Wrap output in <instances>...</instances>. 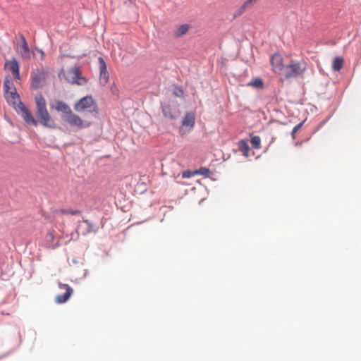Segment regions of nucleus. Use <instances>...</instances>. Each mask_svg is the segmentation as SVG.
I'll return each mask as SVG.
<instances>
[{
  "label": "nucleus",
  "instance_id": "ddd939ff",
  "mask_svg": "<svg viewBox=\"0 0 361 361\" xmlns=\"http://www.w3.org/2000/svg\"><path fill=\"white\" fill-rule=\"evenodd\" d=\"M5 67L12 72L16 79H20L19 65L16 59L6 61Z\"/></svg>",
  "mask_w": 361,
  "mask_h": 361
},
{
  "label": "nucleus",
  "instance_id": "9b49d317",
  "mask_svg": "<svg viewBox=\"0 0 361 361\" xmlns=\"http://www.w3.org/2000/svg\"><path fill=\"white\" fill-rule=\"evenodd\" d=\"M21 44H20V50L19 51L20 56L23 60H29L31 58V50L29 48L27 42L23 35H20Z\"/></svg>",
  "mask_w": 361,
  "mask_h": 361
},
{
  "label": "nucleus",
  "instance_id": "9d476101",
  "mask_svg": "<svg viewBox=\"0 0 361 361\" xmlns=\"http://www.w3.org/2000/svg\"><path fill=\"white\" fill-rule=\"evenodd\" d=\"M59 287L65 290L63 294H59L56 296L55 302L58 304L66 302L71 296L73 290L71 286L67 284L59 283Z\"/></svg>",
  "mask_w": 361,
  "mask_h": 361
},
{
  "label": "nucleus",
  "instance_id": "cd10ccee",
  "mask_svg": "<svg viewBox=\"0 0 361 361\" xmlns=\"http://www.w3.org/2000/svg\"><path fill=\"white\" fill-rule=\"evenodd\" d=\"M190 172L189 171H185L183 173V178H188L190 177Z\"/></svg>",
  "mask_w": 361,
  "mask_h": 361
},
{
  "label": "nucleus",
  "instance_id": "0eeeda50",
  "mask_svg": "<svg viewBox=\"0 0 361 361\" xmlns=\"http://www.w3.org/2000/svg\"><path fill=\"white\" fill-rule=\"evenodd\" d=\"M16 111L20 114L25 122L27 124L33 125L37 126L38 121L34 118L30 111L24 104L19 102L15 107Z\"/></svg>",
  "mask_w": 361,
  "mask_h": 361
},
{
  "label": "nucleus",
  "instance_id": "c756f323",
  "mask_svg": "<svg viewBox=\"0 0 361 361\" xmlns=\"http://www.w3.org/2000/svg\"><path fill=\"white\" fill-rule=\"evenodd\" d=\"M301 145V143H298V142H297V143L295 144V145H296V146H298V145Z\"/></svg>",
  "mask_w": 361,
  "mask_h": 361
},
{
  "label": "nucleus",
  "instance_id": "5701e85b",
  "mask_svg": "<svg viewBox=\"0 0 361 361\" xmlns=\"http://www.w3.org/2000/svg\"><path fill=\"white\" fill-rule=\"evenodd\" d=\"M240 150L244 154L248 153V152L250 150V147H249L247 143L245 140L240 141Z\"/></svg>",
  "mask_w": 361,
  "mask_h": 361
},
{
  "label": "nucleus",
  "instance_id": "dca6fc26",
  "mask_svg": "<svg viewBox=\"0 0 361 361\" xmlns=\"http://www.w3.org/2000/svg\"><path fill=\"white\" fill-rule=\"evenodd\" d=\"M161 110L164 116L170 120H174L176 118V111L169 104H164L161 106Z\"/></svg>",
  "mask_w": 361,
  "mask_h": 361
},
{
  "label": "nucleus",
  "instance_id": "20e7f679",
  "mask_svg": "<svg viewBox=\"0 0 361 361\" xmlns=\"http://www.w3.org/2000/svg\"><path fill=\"white\" fill-rule=\"evenodd\" d=\"M64 75L66 80L72 84L84 85L87 82V78L82 76V73L79 67L75 66L68 69L65 72Z\"/></svg>",
  "mask_w": 361,
  "mask_h": 361
},
{
  "label": "nucleus",
  "instance_id": "4be33fe9",
  "mask_svg": "<svg viewBox=\"0 0 361 361\" xmlns=\"http://www.w3.org/2000/svg\"><path fill=\"white\" fill-rule=\"evenodd\" d=\"M84 223H85L87 224V228L86 229V231L83 233V235H87V233H90L91 232L97 231V228L92 223H91L88 220H85Z\"/></svg>",
  "mask_w": 361,
  "mask_h": 361
},
{
  "label": "nucleus",
  "instance_id": "f8f14e48",
  "mask_svg": "<svg viewBox=\"0 0 361 361\" xmlns=\"http://www.w3.org/2000/svg\"><path fill=\"white\" fill-rule=\"evenodd\" d=\"M98 61L100 70V82L105 85L108 82L109 78V75L106 68V64L102 57H99Z\"/></svg>",
  "mask_w": 361,
  "mask_h": 361
},
{
  "label": "nucleus",
  "instance_id": "a211bd4d",
  "mask_svg": "<svg viewBox=\"0 0 361 361\" xmlns=\"http://www.w3.org/2000/svg\"><path fill=\"white\" fill-rule=\"evenodd\" d=\"M190 25L188 24H183L179 25L175 32V36L177 37H180L183 35L186 34L189 30Z\"/></svg>",
  "mask_w": 361,
  "mask_h": 361
},
{
  "label": "nucleus",
  "instance_id": "bb28decb",
  "mask_svg": "<svg viewBox=\"0 0 361 361\" xmlns=\"http://www.w3.org/2000/svg\"><path fill=\"white\" fill-rule=\"evenodd\" d=\"M37 51L39 52L40 54V56H41V60H43L44 59V51L42 50V49H37Z\"/></svg>",
  "mask_w": 361,
  "mask_h": 361
},
{
  "label": "nucleus",
  "instance_id": "f03ea898",
  "mask_svg": "<svg viewBox=\"0 0 361 361\" xmlns=\"http://www.w3.org/2000/svg\"><path fill=\"white\" fill-rule=\"evenodd\" d=\"M307 70V63L304 60H290L284 66L282 75L286 79L302 77Z\"/></svg>",
  "mask_w": 361,
  "mask_h": 361
},
{
  "label": "nucleus",
  "instance_id": "39448f33",
  "mask_svg": "<svg viewBox=\"0 0 361 361\" xmlns=\"http://www.w3.org/2000/svg\"><path fill=\"white\" fill-rule=\"evenodd\" d=\"M62 119L71 127H75L78 129L88 128L92 124L91 122L84 121L78 115L73 113V111H71L68 115H63Z\"/></svg>",
  "mask_w": 361,
  "mask_h": 361
},
{
  "label": "nucleus",
  "instance_id": "aec40b11",
  "mask_svg": "<svg viewBox=\"0 0 361 361\" xmlns=\"http://www.w3.org/2000/svg\"><path fill=\"white\" fill-rule=\"evenodd\" d=\"M248 85L256 88H262L264 86L263 81L259 78H256L248 83Z\"/></svg>",
  "mask_w": 361,
  "mask_h": 361
},
{
  "label": "nucleus",
  "instance_id": "f3484780",
  "mask_svg": "<svg viewBox=\"0 0 361 361\" xmlns=\"http://www.w3.org/2000/svg\"><path fill=\"white\" fill-rule=\"evenodd\" d=\"M54 232H49L47 233L46 236H45V242H46V244H47V246L49 247V248H55L56 247L57 245L56 244H54Z\"/></svg>",
  "mask_w": 361,
  "mask_h": 361
},
{
  "label": "nucleus",
  "instance_id": "c85d7f7f",
  "mask_svg": "<svg viewBox=\"0 0 361 361\" xmlns=\"http://www.w3.org/2000/svg\"><path fill=\"white\" fill-rule=\"evenodd\" d=\"M78 213H79V212H78V211H74V212H71V214H78Z\"/></svg>",
  "mask_w": 361,
  "mask_h": 361
},
{
  "label": "nucleus",
  "instance_id": "4468645a",
  "mask_svg": "<svg viewBox=\"0 0 361 361\" xmlns=\"http://www.w3.org/2000/svg\"><path fill=\"white\" fill-rule=\"evenodd\" d=\"M195 123V116L193 112H187L182 121V126L191 130Z\"/></svg>",
  "mask_w": 361,
  "mask_h": 361
},
{
  "label": "nucleus",
  "instance_id": "412c9836",
  "mask_svg": "<svg viewBox=\"0 0 361 361\" xmlns=\"http://www.w3.org/2000/svg\"><path fill=\"white\" fill-rule=\"evenodd\" d=\"M250 143L255 149H259L261 147V139L259 136H252Z\"/></svg>",
  "mask_w": 361,
  "mask_h": 361
},
{
  "label": "nucleus",
  "instance_id": "6ab92c4d",
  "mask_svg": "<svg viewBox=\"0 0 361 361\" xmlns=\"http://www.w3.org/2000/svg\"><path fill=\"white\" fill-rule=\"evenodd\" d=\"M343 59L342 57H336L332 62V69L334 71H340L343 66Z\"/></svg>",
  "mask_w": 361,
  "mask_h": 361
},
{
  "label": "nucleus",
  "instance_id": "f257e3e1",
  "mask_svg": "<svg viewBox=\"0 0 361 361\" xmlns=\"http://www.w3.org/2000/svg\"><path fill=\"white\" fill-rule=\"evenodd\" d=\"M35 101L36 115L39 123L44 127L55 128L56 127V123L47 109V103L44 97L41 94H37L35 95Z\"/></svg>",
  "mask_w": 361,
  "mask_h": 361
},
{
  "label": "nucleus",
  "instance_id": "b1692460",
  "mask_svg": "<svg viewBox=\"0 0 361 361\" xmlns=\"http://www.w3.org/2000/svg\"><path fill=\"white\" fill-rule=\"evenodd\" d=\"M258 0H246L242 6L243 9L250 8Z\"/></svg>",
  "mask_w": 361,
  "mask_h": 361
},
{
  "label": "nucleus",
  "instance_id": "1a4fd4ad",
  "mask_svg": "<svg viewBox=\"0 0 361 361\" xmlns=\"http://www.w3.org/2000/svg\"><path fill=\"white\" fill-rule=\"evenodd\" d=\"M270 63L272 66V70L275 73H278L282 75L285 65L283 63V57L281 55L279 54H273L270 59Z\"/></svg>",
  "mask_w": 361,
  "mask_h": 361
},
{
  "label": "nucleus",
  "instance_id": "a878e982",
  "mask_svg": "<svg viewBox=\"0 0 361 361\" xmlns=\"http://www.w3.org/2000/svg\"><path fill=\"white\" fill-rule=\"evenodd\" d=\"M174 94L177 97H181L183 94V91L180 88H176L174 91Z\"/></svg>",
  "mask_w": 361,
  "mask_h": 361
},
{
  "label": "nucleus",
  "instance_id": "393cba45",
  "mask_svg": "<svg viewBox=\"0 0 361 361\" xmlns=\"http://www.w3.org/2000/svg\"><path fill=\"white\" fill-rule=\"evenodd\" d=\"M302 126V123H300L299 124H298L297 126H295L293 128V129L291 132V136H292L293 139L295 138V134L301 128Z\"/></svg>",
  "mask_w": 361,
  "mask_h": 361
},
{
  "label": "nucleus",
  "instance_id": "423d86ee",
  "mask_svg": "<svg viewBox=\"0 0 361 361\" xmlns=\"http://www.w3.org/2000/svg\"><path fill=\"white\" fill-rule=\"evenodd\" d=\"M4 90L5 97L8 102L16 104L17 102H19V96L17 94L16 89L13 85L12 79L9 77H6L4 83Z\"/></svg>",
  "mask_w": 361,
  "mask_h": 361
},
{
  "label": "nucleus",
  "instance_id": "7ed1b4c3",
  "mask_svg": "<svg viewBox=\"0 0 361 361\" xmlns=\"http://www.w3.org/2000/svg\"><path fill=\"white\" fill-rule=\"evenodd\" d=\"M74 109L78 112H83L87 109L91 112H94L95 115L98 114V107L91 96H86L81 98L74 105Z\"/></svg>",
  "mask_w": 361,
  "mask_h": 361
},
{
  "label": "nucleus",
  "instance_id": "2eb2a0df",
  "mask_svg": "<svg viewBox=\"0 0 361 361\" xmlns=\"http://www.w3.org/2000/svg\"><path fill=\"white\" fill-rule=\"evenodd\" d=\"M51 108L56 109L57 111L62 112L63 115H68L72 111L66 103L61 100L56 102L54 106L51 105Z\"/></svg>",
  "mask_w": 361,
  "mask_h": 361
},
{
  "label": "nucleus",
  "instance_id": "6e6552de",
  "mask_svg": "<svg viewBox=\"0 0 361 361\" xmlns=\"http://www.w3.org/2000/svg\"><path fill=\"white\" fill-rule=\"evenodd\" d=\"M47 73L44 69L32 73V86L34 89L42 87L45 83Z\"/></svg>",
  "mask_w": 361,
  "mask_h": 361
}]
</instances>
